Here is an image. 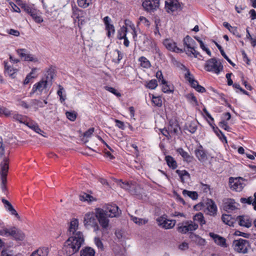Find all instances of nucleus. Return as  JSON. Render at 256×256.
Listing matches in <instances>:
<instances>
[{
  "label": "nucleus",
  "mask_w": 256,
  "mask_h": 256,
  "mask_svg": "<svg viewBox=\"0 0 256 256\" xmlns=\"http://www.w3.org/2000/svg\"><path fill=\"white\" fill-rule=\"evenodd\" d=\"M185 78L189 82L190 86L195 89L199 84L198 82L194 78V76L190 72H188L184 74Z\"/></svg>",
  "instance_id": "cd10ccee"
},
{
  "label": "nucleus",
  "mask_w": 256,
  "mask_h": 256,
  "mask_svg": "<svg viewBox=\"0 0 256 256\" xmlns=\"http://www.w3.org/2000/svg\"><path fill=\"white\" fill-rule=\"evenodd\" d=\"M186 98L188 100L191 104H198V100L196 97L192 93L188 94L186 95Z\"/></svg>",
  "instance_id": "8fccbe9b"
},
{
  "label": "nucleus",
  "mask_w": 256,
  "mask_h": 256,
  "mask_svg": "<svg viewBox=\"0 0 256 256\" xmlns=\"http://www.w3.org/2000/svg\"><path fill=\"white\" fill-rule=\"evenodd\" d=\"M206 210L208 211V214L210 216H214L216 214L217 212V207L215 202L212 200H208L206 204Z\"/></svg>",
  "instance_id": "393cba45"
},
{
  "label": "nucleus",
  "mask_w": 256,
  "mask_h": 256,
  "mask_svg": "<svg viewBox=\"0 0 256 256\" xmlns=\"http://www.w3.org/2000/svg\"><path fill=\"white\" fill-rule=\"evenodd\" d=\"M163 44L170 51L177 53H182L184 52L183 49L178 48L176 46V43L172 40L166 39L164 40Z\"/></svg>",
  "instance_id": "2eb2a0df"
},
{
  "label": "nucleus",
  "mask_w": 256,
  "mask_h": 256,
  "mask_svg": "<svg viewBox=\"0 0 256 256\" xmlns=\"http://www.w3.org/2000/svg\"><path fill=\"white\" fill-rule=\"evenodd\" d=\"M242 178H229V186L231 190L236 192H240L244 188V184L242 183Z\"/></svg>",
  "instance_id": "9d476101"
},
{
  "label": "nucleus",
  "mask_w": 256,
  "mask_h": 256,
  "mask_svg": "<svg viewBox=\"0 0 256 256\" xmlns=\"http://www.w3.org/2000/svg\"><path fill=\"white\" fill-rule=\"evenodd\" d=\"M152 102L154 104V106L158 107H161L162 104V98L160 96H156L154 95H152Z\"/></svg>",
  "instance_id": "c03bdc74"
},
{
  "label": "nucleus",
  "mask_w": 256,
  "mask_h": 256,
  "mask_svg": "<svg viewBox=\"0 0 256 256\" xmlns=\"http://www.w3.org/2000/svg\"><path fill=\"white\" fill-rule=\"evenodd\" d=\"M177 230L181 234H186L188 232L186 222L182 224H178V225Z\"/></svg>",
  "instance_id": "a19ab883"
},
{
  "label": "nucleus",
  "mask_w": 256,
  "mask_h": 256,
  "mask_svg": "<svg viewBox=\"0 0 256 256\" xmlns=\"http://www.w3.org/2000/svg\"><path fill=\"white\" fill-rule=\"evenodd\" d=\"M238 224L246 228H250L252 225V220L248 216H237L236 221Z\"/></svg>",
  "instance_id": "f3484780"
},
{
  "label": "nucleus",
  "mask_w": 256,
  "mask_h": 256,
  "mask_svg": "<svg viewBox=\"0 0 256 256\" xmlns=\"http://www.w3.org/2000/svg\"><path fill=\"white\" fill-rule=\"evenodd\" d=\"M166 11L173 15L180 14L182 10V6L177 0H167L165 2Z\"/></svg>",
  "instance_id": "39448f33"
},
{
  "label": "nucleus",
  "mask_w": 256,
  "mask_h": 256,
  "mask_svg": "<svg viewBox=\"0 0 256 256\" xmlns=\"http://www.w3.org/2000/svg\"><path fill=\"white\" fill-rule=\"evenodd\" d=\"M156 222L160 226L164 229H170L175 226L176 222L167 219L166 216L164 215L157 218Z\"/></svg>",
  "instance_id": "9b49d317"
},
{
  "label": "nucleus",
  "mask_w": 256,
  "mask_h": 256,
  "mask_svg": "<svg viewBox=\"0 0 256 256\" xmlns=\"http://www.w3.org/2000/svg\"><path fill=\"white\" fill-rule=\"evenodd\" d=\"M106 90L112 92L117 96H120L121 94L120 92H118L117 90L112 87H110L108 86H106L104 87Z\"/></svg>",
  "instance_id": "bf43d9fd"
},
{
  "label": "nucleus",
  "mask_w": 256,
  "mask_h": 256,
  "mask_svg": "<svg viewBox=\"0 0 256 256\" xmlns=\"http://www.w3.org/2000/svg\"><path fill=\"white\" fill-rule=\"evenodd\" d=\"M168 129L170 131V134H177L178 130H180V127L178 124V122L176 120H170L169 122Z\"/></svg>",
  "instance_id": "bb28decb"
},
{
  "label": "nucleus",
  "mask_w": 256,
  "mask_h": 256,
  "mask_svg": "<svg viewBox=\"0 0 256 256\" xmlns=\"http://www.w3.org/2000/svg\"><path fill=\"white\" fill-rule=\"evenodd\" d=\"M97 219L100 226L104 230H108L110 226V220L108 218V216L106 215V213L102 208H96Z\"/></svg>",
  "instance_id": "6e6552de"
},
{
  "label": "nucleus",
  "mask_w": 256,
  "mask_h": 256,
  "mask_svg": "<svg viewBox=\"0 0 256 256\" xmlns=\"http://www.w3.org/2000/svg\"><path fill=\"white\" fill-rule=\"evenodd\" d=\"M96 212H88L84 215V224L87 228H93L94 231L99 230V226L97 222Z\"/></svg>",
  "instance_id": "20e7f679"
},
{
  "label": "nucleus",
  "mask_w": 256,
  "mask_h": 256,
  "mask_svg": "<svg viewBox=\"0 0 256 256\" xmlns=\"http://www.w3.org/2000/svg\"><path fill=\"white\" fill-rule=\"evenodd\" d=\"M13 118L20 123L24 124L27 122V117L26 116L18 114H14Z\"/></svg>",
  "instance_id": "79ce46f5"
},
{
  "label": "nucleus",
  "mask_w": 256,
  "mask_h": 256,
  "mask_svg": "<svg viewBox=\"0 0 256 256\" xmlns=\"http://www.w3.org/2000/svg\"><path fill=\"white\" fill-rule=\"evenodd\" d=\"M210 124L212 127L213 130L216 136L222 142L224 141L226 142V138L222 133V132L218 128L212 126V124L209 122Z\"/></svg>",
  "instance_id": "f704fd0d"
},
{
  "label": "nucleus",
  "mask_w": 256,
  "mask_h": 256,
  "mask_svg": "<svg viewBox=\"0 0 256 256\" xmlns=\"http://www.w3.org/2000/svg\"><path fill=\"white\" fill-rule=\"evenodd\" d=\"M8 236H12L16 241H22L25 238V234L20 229L12 226L8 228Z\"/></svg>",
  "instance_id": "1a4fd4ad"
},
{
  "label": "nucleus",
  "mask_w": 256,
  "mask_h": 256,
  "mask_svg": "<svg viewBox=\"0 0 256 256\" xmlns=\"http://www.w3.org/2000/svg\"><path fill=\"white\" fill-rule=\"evenodd\" d=\"M142 6L146 11L153 12L158 8L160 0H143Z\"/></svg>",
  "instance_id": "f8f14e48"
},
{
  "label": "nucleus",
  "mask_w": 256,
  "mask_h": 256,
  "mask_svg": "<svg viewBox=\"0 0 256 256\" xmlns=\"http://www.w3.org/2000/svg\"><path fill=\"white\" fill-rule=\"evenodd\" d=\"M94 128H89L88 130H87L86 132H84V136L86 138H90L94 133Z\"/></svg>",
  "instance_id": "69168bd1"
},
{
  "label": "nucleus",
  "mask_w": 256,
  "mask_h": 256,
  "mask_svg": "<svg viewBox=\"0 0 256 256\" xmlns=\"http://www.w3.org/2000/svg\"><path fill=\"white\" fill-rule=\"evenodd\" d=\"M2 114H4L6 116H8L12 114V112L8 110L7 108L2 106Z\"/></svg>",
  "instance_id": "774afa93"
},
{
  "label": "nucleus",
  "mask_w": 256,
  "mask_h": 256,
  "mask_svg": "<svg viewBox=\"0 0 256 256\" xmlns=\"http://www.w3.org/2000/svg\"><path fill=\"white\" fill-rule=\"evenodd\" d=\"M165 160L168 166L172 170H175L178 166L176 160L170 156H166L165 157Z\"/></svg>",
  "instance_id": "c756f323"
},
{
  "label": "nucleus",
  "mask_w": 256,
  "mask_h": 256,
  "mask_svg": "<svg viewBox=\"0 0 256 256\" xmlns=\"http://www.w3.org/2000/svg\"><path fill=\"white\" fill-rule=\"evenodd\" d=\"M18 54L25 61L37 62L38 59L33 54L30 53L27 50L24 48H20L16 50Z\"/></svg>",
  "instance_id": "4468645a"
},
{
  "label": "nucleus",
  "mask_w": 256,
  "mask_h": 256,
  "mask_svg": "<svg viewBox=\"0 0 256 256\" xmlns=\"http://www.w3.org/2000/svg\"><path fill=\"white\" fill-rule=\"evenodd\" d=\"M204 68L208 72L218 74L223 70V66L220 62H218L216 58H212L206 62Z\"/></svg>",
  "instance_id": "0eeeda50"
},
{
  "label": "nucleus",
  "mask_w": 256,
  "mask_h": 256,
  "mask_svg": "<svg viewBox=\"0 0 256 256\" xmlns=\"http://www.w3.org/2000/svg\"><path fill=\"white\" fill-rule=\"evenodd\" d=\"M66 118L72 122L74 121L76 118V113L75 112H66Z\"/></svg>",
  "instance_id": "603ef678"
},
{
  "label": "nucleus",
  "mask_w": 256,
  "mask_h": 256,
  "mask_svg": "<svg viewBox=\"0 0 256 256\" xmlns=\"http://www.w3.org/2000/svg\"><path fill=\"white\" fill-rule=\"evenodd\" d=\"M114 122L116 123V126L122 130H124L125 129V125L123 122L118 120L115 119Z\"/></svg>",
  "instance_id": "e2e57ef3"
},
{
  "label": "nucleus",
  "mask_w": 256,
  "mask_h": 256,
  "mask_svg": "<svg viewBox=\"0 0 256 256\" xmlns=\"http://www.w3.org/2000/svg\"><path fill=\"white\" fill-rule=\"evenodd\" d=\"M176 152L180 154L184 158V160L188 162H190L192 160V157L182 148H178L176 150Z\"/></svg>",
  "instance_id": "72a5a7b5"
},
{
  "label": "nucleus",
  "mask_w": 256,
  "mask_h": 256,
  "mask_svg": "<svg viewBox=\"0 0 256 256\" xmlns=\"http://www.w3.org/2000/svg\"><path fill=\"white\" fill-rule=\"evenodd\" d=\"M234 250L242 254H246L250 248V244L248 240L242 238L234 240L232 243Z\"/></svg>",
  "instance_id": "423d86ee"
},
{
  "label": "nucleus",
  "mask_w": 256,
  "mask_h": 256,
  "mask_svg": "<svg viewBox=\"0 0 256 256\" xmlns=\"http://www.w3.org/2000/svg\"><path fill=\"white\" fill-rule=\"evenodd\" d=\"M183 42L184 46L186 48V49L183 50L184 52H185L188 56H193L199 60L202 58V56L196 50V42L192 38L187 36L184 38Z\"/></svg>",
  "instance_id": "f03ea898"
},
{
  "label": "nucleus",
  "mask_w": 256,
  "mask_h": 256,
  "mask_svg": "<svg viewBox=\"0 0 256 256\" xmlns=\"http://www.w3.org/2000/svg\"><path fill=\"white\" fill-rule=\"evenodd\" d=\"M48 251L47 248H40L33 252L30 256H48Z\"/></svg>",
  "instance_id": "7c9ffc66"
},
{
  "label": "nucleus",
  "mask_w": 256,
  "mask_h": 256,
  "mask_svg": "<svg viewBox=\"0 0 256 256\" xmlns=\"http://www.w3.org/2000/svg\"><path fill=\"white\" fill-rule=\"evenodd\" d=\"M103 21L106 26V30L107 31V36L110 38L111 35L114 34L115 32V28L112 22L110 17H104Z\"/></svg>",
  "instance_id": "a211bd4d"
},
{
  "label": "nucleus",
  "mask_w": 256,
  "mask_h": 256,
  "mask_svg": "<svg viewBox=\"0 0 256 256\" xmlns=\"http://www.w3.org/2000/svg\"><path fill=\"white\" fill-rule=\"evenodd\" d=\"M240 204L236 202L234 199L228 198L224 204V210L228 212H231L238 208Z\"/></svg>",
  "instance_id": "dca6fc26"
},
{
  "label": "nucleus",
  "mask_w": 256,
  "mask_h": 256,
  "mask_svg": "<svg viewBox=\"0 0 256 256\" xmlns=\"http://www.w3.org/2000/svg\"><path fill=\"white\" fill-rule=\"evenodd\" d=\"M120 186L122 188L128 190L132 194H136L137 186L136 185L128 182H122Z\"/></svg>",
  "instance_id": "b1692460"
},
{
  "label": "nucleus",
  "mask_w": 256,
  "mask_h": 256,
  "mask_svg": "<svg viewBox=\"0 0 256 256\" xmlns=\"http://www.w3.org/2000/svg\"><path fill=\"white\" fill-rule=\"evenodd\" d=\"M94 242L98 248L101 249L103 248V244L101 240L98 238H94Z\"/></svg>",
  "instance_id": "338daca9"
},
{
  "label": "nucleus",
  "mask_w": 256,
  "mask_h": 256,
  "mask_svg": "<svg viewBox=\"0 0 256 256\" xmlns=\"http://www.w3.org/2000/svg\"><path fill=\"white\" fill-rule=\"evenodd\" d=\"M104 209L106 215L110 218L117 217L120 214V210H119L118 207L116 204H108Z\"/></svg>",
  "instance_id": "ddd939ff"
},
{
  "label": "nucleus",
  "mask_w": 256,
  "mask_h": 256,
  "mask_svg": "<svg viewBox=\"0 0 256 256\" xmlns=\"http://www.w3.org/2000/svg\"><path fill=\"white\" fill-rule=\"evenodd\" d=\"M78 6L82 8H86L92 4V0H77Z\"/></svg>",
  "instance_id": "37998d69"
},
{
  "label": "nucleus",
  "mask_w": 256,
  "mask_h": 256,
  "mask_svg": "<svg viewBox=\"0 0 256 256\" xmlns=\"http://www.w3.org/2000/svg\"><path fill=\"white\" fill-rule=\"evenodd\" d=\"M182 194L184 196H188L191 198L192 200H196L198 198V194L196 192L188 191L186 190H184L182 191Z\"/></svg>",
  "instance_id": "4c0bfd02"
},
{
  "label": "nucleus",
  "mask_w": 256,
  "mask_h": 256,
  "mask_svg": "<svg viewBox=\"0 0 256 256\" xmlns=\"http://www.w3.org/2000/svg\"><path fill=\"white\" fill-rule=\"evenodd\" d=\"M113 54L118 56L116 61L115 62L118 64L120 60L122 58V54L118 50H116L114 52Z\"/></svg>",
  "instance_id": "0e129e2a"
},
{
  "label": "nucleus",
  "mask_w": 256,
  "mask_h": 256,
  "mask_svg": "<svg viewBox=\"0 0 256 256\" xmlns=\"http://www.w3.org/2000/svg\"><path fill=\"white\" fill-rule=\"evenodd\" d=\"M194 154L198 160L201 162H204L208 159L207 154L201 145L195 149Z\"/></svg>",
  "instance_id": "aec40b11"
},
{
  "label": "nucleus",
  "mask_w": 256,
  "mask_h": 256,
  "mask_svg": "<svg viewBox=\"0 0 256 256\" xmlns=\"http://www.w3.org/2000/svg\"><path fill=\"white\" fill-rule=\"evenodd\" d=\"M78 220L73 218L68 228L70 234L71 236L64 243L63 251L68 256H71L77 252L84 242L82 233L78 231Z\"/></svg>",
  "instance_id": "f257e3e1"
},
{
  "label": "nucleus",
  "mask_w": 256,
  "mask_h": 256,
  "mask_svg": "<svg viewBox=\"0 0 256 256\" xmlns=\"http://www.w3.org/2000/svg\"><path fill=\"white\" fill-rule=\"evenodd\" d=\"M31 104H32V106H36V108H38L44 107V104L43 102L42 101L36 100V99L32 100Z\"/></svg>",
  "instance_id": "4d7b16f0"
},
{
  "label": "nucleus",
  "mask_w": 256,
  "mask_h": 256,
  "mask_svg": "<svg viewBox=\"0 0 256 256\" xmlns=\"http://www.w3.org/2000/svg\"><path fill=\"white\" fill-rule=\"evenodd\" d=\"M72 12L74 16H81L84 14L83 10L80 9L76 6L72 7Z\"/></svg>",
  "instance_id": "864d4df0"
},
{
  "label": "nucleus",
  "mask_w": 256,
  "mask_h": 256,
  "mask_svg": "<svg viewBox=\"0 0 256 256\" xmlns=\"http://www.w3.org/2000/svg\"><path fill=\"white\" fill-rule=\"evenodd\" d=\"M0 174L1 176V179H3V181L4 178H6V176L8 170V160L6 158H4L3 161L0 164Z\"/></svg>",
  "instance_id": "4be33fe9"
},
{
  "label": "nucleus",
  "mask_w": 256,
  "mask_h": 256,
  "mask_svg": "<svg viewBox=\"0 0 256 256\" xmlns=\"http://www.w3.org/2000/svg\"><path fill=\"white\" fill-rule=\"evenodd\" d=\"M64 92V88L60 86H58V90L57 92L58 95L60 96V100L61 102H64L66 99V96L64 94L63 96L62 94Z\"/></svg>",
  "instance_id": "de8ad7c7"
},
{
  "label": "nucleus",
  "mask_w": 256,
  "mask_h": 256,
  "mask_svg": "<svg viewBox=\"0 0 256 256\" xmlns=\"http://www.w3.org/2000/svg\"><path fill=\"white\" fill-rule=\"evenodd\" d=\"M132 220L134 223L138 224L139 225L146 224L148 221L147 220L138 218L135 216H132Z\"/></svg>",
  "instance_id": "3c124183"
},
{
  "label": "nucleus",
  "mask_w": 256,
  "mask_h": 256,
  "mask_svg": "<svg viewBox=\"0 0 256 256\" xmlns=\"http://www.w3.org/2000/svg\"><path fill=\"white\" fill-rule=\"evenodd\" d=\"M186 225L188 228V232H191L193 230H196L198 226V224L192 220H188L186 221Z\"/></svg>",
  "instance_id": "49530a36"
},
{
  "label": "nucleus",
  "mask_w": 256,
  "mask_h": 256,
  "mask_svg": "<svg viewBox=\"0 0 256 256\" xmlns=\"http://www.w3.org/2000/svg\"><path fill=\"white\" fill-rule=\"evenodd\" d=\"M209 235L210 237L214 240V242L218 246L223 248H226L228 246V244L226 242V240L224 237L213 232H210Z\"/></svg>",
  "instance_id": "6ab92c4d"
},
{
  "label": "nucleus",
  "mask_w": 256,
  "mask_h": 256,
  "mask_svg": "<svg viewBox=\"0 0 256 256\" xmlns=\"http://www.w3.org/2000/svg\"><path fill=\"white\" fill-rule=\"evenodd\" d=\"M176 173L178 175L180 178V181L184 183L188 181L190 178V174L185 170H177L176 171Z\"/></svg>",
  "instance_id": "c85d7f7f"
},
{
  "label": "nucleus",
  "mask_w": 256,
  "mask_h": 256,
  "mask_svg": "<svg viewBox=\"0 0 256 256\" xmlns=\"http://www.w3.org/2000/svg\"><path fill=\"white\" fill-rule=\"evenodd\" d=\"M128 32L127 28L125 26H122L118 30V38L119 40H122V38L126 37V34Z\"/></svg>",
  "instance_id": "ea45409f"
},
{
  "label": "nucleus",
  "mask_w": 256,
  "mask_h": 256,
  "mask_svg": "<svg viewBox=\"0 0 256 256\" xmlns=\"http://www.w3.org/2000/svg\"><path fill=\"white\" fill-rule=\"evenodd\" d=\"M25 124L32 130H34L36 133L40 134V132H42V130L39 128L38 124L33 121H27Z\"/></svg>",
  "instance_id": "e433bc0d"
},
{
  "label": "nucleus",
  "mask_w": 256,
  "mask_h": 256,
  "mask_svg": "<svg viewBox=\"0 0 256 256\" xmlns=\"http://www.w3.org/2000/svg\"><path fill=\"white\" fill-rule=\"evenodd\" d=\"M158 86L157 80L155 79L152 80L147 84L146 86L150 89L154 90Z\"/></svg>",
  "instance_id": "5fc2aeb1"
},
{
  "label": "nucleus",
  "mask_w": 256,
  "mask_h": 256,
  "mask_svg": "<svg viewBox=\"0 0 256 256\" xmlns=\"http://www.w3.org/2000/svg\"><path fill=\"white\" fill-rule=\"evenodd\" d=\"M187 130L192 134H194L197 130V126L194 122H192L186 126Z\"/></svg>",
  "instance_id": "09e8293b"
},
{
  "label": "nucleus",
  "mask_w": 256,
  "mask_h": 256,
  "mask_svg": "<svg viewBox=\"0 0 256 256\" xmlns=\"http://www.w3.org/2000/svg\"><path fill=\"white\" fill-rule=\"evenodd\" d=\"M48 78V76H46V80L42 79L40 82L34 84L32 88V92L34 93L36 90L42 92L44 88H46Z\"/></svg>",
  "instance_id": "412c9836"
},
{
  "label": "nucleus",
  "mask_w": 256,
  "mask_h": 256,
  "mask_svg": "<svg viewBox=\"0 0 256 256\" xmlns=\"http://www.w3.org/2000/svg\"><path fill=\"white\" fill-rule=\"evenodd\" d=\"M138 61L140 62L141 66L144 68H148L151 66L150 62L144 56H140L138 58Z\"/></svg>",
  "instance_id": "58836bf2"
},
{
  "label": "nucleus",
  "mask_w": 256,
  "mask_h": 256,
  "mask_svg": "<svg viewBox=\"0 0 256 256\" xmlns=\"http://www.w3.org/2000/svg\"><path fill=\"white\" fill-rule=\"evenodd\" d=\"M4 73L10 77L14 78L16 77V74L18 72L17 68H14L10 66L8 64V62L6 61L4 62Z\"/></svg>",
  "instance_id": "5701e85b"
},
{
  "label": "nucleus",
  "mask_w": 256,
  "mask_h": 256,
  "mask_svg": "<svg viewBox=\"0 0 256 256\" xmlns=\"http://www.w3.org/2000/svg\"><path fill=\"white\" fill-rule=\"evenodd\" d=\"M6 210L10 212L12 215L14 216L17 218L20 219V216L12 206H11Z\"/></svg>",
  "instance_id": "052dcab7"
},
{
  "label": "nucleus",
  "mask_w": 256,
  "mask_h": 256,
  "mask_svg": "<svg viewBox=\"0 0 256 256\" xmlns=\"http://www.w3.org/2000/svg\"><path fill=\"white\" fill-rule=\"evenodd\" d=\"M17 2L21 8V10L30 16H40V12L34 4H28L22 0H17Z\"/></svg>",
  "instance_id": "7ed1b4c3"
},
{
  "label": "nucleus",
  "mask_w": 256,
  "mask_h": 256,
  "mask_svg": "<svg viewBox=\"0 0 256 256\" xmlns=\"http://www.w3.org/2000/svg\"><path fill=\"white\" fill-rule=\"evenodd\" d=\"M161 84L162 86V90L164 93H170L174 90V88L170 84H168L167 82L164 80L162 79V80Z\"/></svg>",
  "instance_id": "2f4dec72"
},
{
  "label": "nucleus",
  "mask_w": 256,
  "mask_h": 256,
  "mask_svg": "<svg viewBox=\"0 0 256 256\" xmlns=\"http://www.w3.org/2000/svg\"><path fill=\"white\" fill-rule=\"evenodd\" d=\"M193 221L195 222H198L201 226L206 224L204 215L201 212H198L193 216Z\"/></svg>",
  "instance_id": "473e14b6"
},
{
  "label": "nucleus",
  "mask_w": 256,
  "mask_h": 256,
  "mask_svg": "<svg viewBox=\"0 0 256 256\" xmlns=\"http://www.w3.org/2000/svg\"><path fill=\"white\" fill-rule=\"evenodd\" d=\"M254 198L252 196H249L248 198H240V202L242 204H252Z\"/></svg>",
  "instance_id": "13d9d810"
},
{
  "label": "nucleus",
  "mask_w": 256,
  "mask_h": 256,
  "mask_svg": "<svg viewBox=\"0 0 256 256\" xmlns=\"http://www.w3.org/2000/svg\"><path fill=\"white\" fill-rule=\"evenodd\" d=\"M222 220L226 224L233 227L234 226L236 221V218L234 219L231 215L226 214H222Z\"/></svg>",
  "instance_id": "a878e982"
},
{
  "label": "nucleus",
  "mask_w": 256,
  "mask_h": 256,
  "mask_svg": "<svg viewBox=\"0 0 256 256\" xmlns=\"http://www.w3.org/2000/svg\"><path fill=\"white\" fill-rule=\"evenodd\" d=\"M94 250L90 247H86L80 251V256H94Z\"/></svg>",
  "instance_id": "c9c22d12"
},
{
  "label": "nucleus",
  "mask_w": 256,
  "mask_h": 256,
  "mask_svg": "<svg viewBox=\"0 0 256 256\" xmlns=\"http://www.w3.org/2000/svg\"><path fill=\"white\" fill-rule=\"evenodd\" d=\"M10 5L11 6L12 8L13 9L14 12H20L21 10V8L18 4L17 0L16 1V3L11 2L10 3Z\"/></svg>",
  "instance_id": "680f3d73"
},
{
  "label": "nucleus",
  "mask_w": 256,
  "mask_h": 256,
  "mask_svg": "<svg viewBox=\"0 0 256 256\" xmlns=\"http://www.w3.org/2000/svg\"><path fill=\"white\" fill-rule=\"evenodd\" d=\"M80 200L83 202H91L94 198L92 196L86 193H83L80 195Z\"/></svg>",
  "instance_id": "a18cd8bd"
},
{
  "label": "nucleus",
  "mask_w": 256,
  "mask_h": 256,
  "mask_svg": "<svg viewBox=\"0 0 256 256\" xmlns=\"http://www.w3.org/2000/svg\"><path fill=\"white\" fill-rule=\"evenodd\" d=\"M218 126L222 128L228 132H230L231 128L228 125V122L225 120H222L218 124Z\"/></svg>",
  "instance_id": "6e6d98bb"
}]
</instances>
